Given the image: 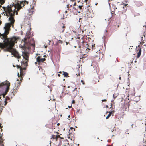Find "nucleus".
I'll return each instance as SVG.
<instances>
[{
	"label": "nucleus",
	"instance_id": "58836bf2",
	"mask_svg": "<svg viewBox=\"0 0 146 146\" xmlns=\"http://www.w3.org/2000/svg\"><path fill=\"white\" fill-rule=\"evenodd\" d=\"M60 125V123H58L57 124V125H58V126H59V125Z\"/></svg>",
	"mask_w": 146,
	"mask_h": 146
},
{
	"label": "nucleus",
	"instance_id": "603ef678",
	"mask_svg": "<svg viewBox=\"0 0 146 146\" xmlns=\"http://www.w3.org/2000/svg\"><path fill=\"white\" fill-rule=\"evenodd\" d=\"M37 62H35V64H37Z\"/></svg>",
	"mask_w": 146,
	"mask_h": 146
},
{
	"label": "nucleus",
	"instance_id": "6e6d98bb",
	"mask_svg": "<svg viewBox=\"0 0 146 146\" xmlns=\"http://www.w3.org/2000/svg\"><path fill=\"white\" fill-rule=\"evenodd\" d=\"M106 107H108V106H107H107H106Z\"/></svg>",
	"mask_w": 146,
	"mask_h": 146
},
{
	"label": "nucleus",
	"instance_id": "9d476101",
	"mask_svg": "<svg viewBox=\"0 0 146 146\" xmlns=\"http://www.w3.org/2000/svg\"><path fill=\"white\" fill-rule=\"evenodd\" d=\"M66 28V26L63 23H62L60 25V27L59 29V31L60 32V33H63L65 29Z\"/></svg>",
	"mask_w": 146,
	"mask_h": 146
},
{
	"label": "nucleus",
	"instance_id": "9b49d317",
	"mask_svg": "<svg viewBox=\"0 0 146 146\" xmlns=\"http://www.w3.org/2000/svg\"><path fill=\"white\" fill-rule=\"evenodd\" d=\"M128 5V4L125 5L124 4H120L119 5V7L122 9H124L122 11H123L124 12H125L127 10L126 6Z\"/></svg>",
	"mask_w": 146,
	"mask_h": 146
},
{
	"label": "nucleus",
	"instance_id": "ea45409f",
	"mask_svg": "<svg viewBox=\"0 0 146 146\" xmlns=\"http://www.w3.org/2000/svg\"><path fill=\"white\" fill-rule=\"evenodd\" d=\"M88 0H85V2L86 3L87 1H88Z\"/></svg>",
	"mask_w": 146,
	"mask_h": 146
},
{
	"label": "nucleus",
	"instance_id": "423d86ee",
	"mask_svg": "<svg viewBox=\"0 0 146 146\" xmlns=\"http://www.w3.org/2000/svg\"><path fill=\"white\" fill-rule=\"evenodd\" d=\"M6 86V87L5 91V94H6L8 92L10 86V83L8 81H7L5 83H3L0 84V87Z\"/></svg>",
	"mask_w": 146,
	"mask_h": 146
},
{
	"label": "nucleus",
	"instance_id": "c03bdc74",
	"mask_svg": "<svg viewBox=\"0 0 146 146\" xmlns=\"http://www.w3.org/2000/svg\"><path fill=\"white\" fill-rule=\"evenodd\" d=\"M133 124H132V125H131V126L133 127Z\"/></svg>",
	"mask_w": 146,
	"mask_h": 146
},
{
	"label": "nucleus",
	"instance_id": "7c9ffc66",
	"mask_svg": "<svg viewBox=\"0 0 146 146\" xmlns=\"http://www.w3.org/2000/svg\"><path fill=\"white\" fill-rule=\"evenodd\" d=\"M70 129L72 130L73 129L74 131H75V129L73 128L72 127H70Z\"/></svg>",
	"mask_w": 146,
	"mask_h": 146
},
{
	"label": "nucleus",
	"instance_id": "864d4df0",
	"mask_svg": "<svg viewBox=\"0 0 146 146\" xmlns=\"http://www.w3.org/2000/svg\"><path fill=\"white\" fill-rule=\"evenodd\" d=\"M13 67H15V66H14V65H13Z\"/></svg>",
	"mask_w": 146,
	"mask_h": 146
},
{
	"label": "nucleus",
	"instance_id": "39448f33",
	"mask_svg": "<svg viewBox=\"0 0 146 146\" xmlns=\"http://www.w3.org/2000/svg\"><path fill=\"white\" fill-rule=\"evenodd\" d=\"M68 88H70V90L72 91V94H70L71 96H75L77 94V88L76 87L75 84H73L72 86H68Z\"/></svg>",
	"mask_w": 146,
	"mask_h": 146
},
{
	"label": "nucleus",
	"instance_id": "b1692460",
	"mask_svg": "<svg viewBox=\"0 0 146 146\" xmlns=\"http://www.w3.org/2000/svg\"><path fill=\"white\" fill-rule=\"evenodd\" d=\"M126 99H127L128 100H129V94H128L126 98Z\"/></svg>",
	"mask_w": 146,
	"mask_h": 146
},
{
	"label": "nucleus",
	"instance_id": "a211bd4d",
	"mask_svg": "<svg viewBox=\"0 0 146 146\" xmlns=\"http://www.w3.org/2000/svg\"><path fill=\"white\" fill-rule=\"evenodd\" d=\"M3 140L2 138H1L0 137V146H4V145L3 143Z\"/></svg>",
	"mask_w": 146,
	"mask_h": 146
},
{
	"label": "nucleus",
	"instance_id": "49530a36",
	"mask_svg": "<svg viewBox=\"0 0 146 146\" xmlns=\"http://www.w3.org/2000/svg\"><path fill=\"white\" fill-rule=\"evenodd\" d=\"M119 79H121V77H119Z\"/></svg>",
	"mask_w": 146,
	"mask_h": 146
},
{
	"label": "nucleus",
	"instance_id": "4c0bfd02",
	"mask_svg": "<svg viewBox=\"0 0 146 146\" xmlns=\"http://www.w3.org/2000/svg\"><path fill=\"white\" fill-rule=\"evenodd\" d=\"M43 57H46V55H44V56H43Z\"/></svg>",
	"mask_w": 146,
	"mask_h": 146
},
{
	"label": "nucleus",
	"instance_id": "cd10ccee",
	"mask_svg": "<svg viewBox=\"0 0 146 146\" xmlns=\"http://www.w3.org/2000/svg\"><path fill=\"white\" fill-rule=\"evenodd\" d=\"M81 82L82 83V84L83 85L85 84V82H84V81L83 80H81Z\"/></svg>",
	"mask_w": 146,
	"mask_h": 146
},
{
	"label": "nucleus",
	"instance_id": "de8ad7c7",
	"mask_svg": "<svg viewBox=\"0 0 146 146\" xmlns=\"http://www.w3.org/2000/svg\"><path fill=\"white\" fill-rule=\"evenodd\" d=\"M21 78H22V77H21ZM21 80H20V81H21Z\"/></svg>",
	"mask_w": 146,
	"mask_h": 146
},
{
	"label": "nucleus",
	"instance_id": "3c124183",
	"mask_svg": "<svg viewBox=\"0 0 146 146\" xmlns=\"http://www.w3.org/2000/svg\"><path fill=\"white\" fill-rule=\"evenodd\" d=\"M2 129H1V131H2Z\"/></svg>",
	"mask_w": 146,
	"mask_h": 146
},
{
	"label": "nucleus",
	"instance_id": "a18cd8bd",
	"mask_svg": "<svg viewBox=\"0 0 146 146\" xmlns=\"http://www.w3.org/2000/svg\"><path fill=\"white\" fill-rule=\"evenodd\" d=\"M144 46H145V47H146V45H144Z\"/></svg>",
	"mask_w": 146,
	"mask_h": 146
},
{
	"label": "nucleus",
	"instance_id": "5701e85b",
	"mask_svg": "<svg viewBox=\"0 0 146 146\" xmlns=\"http://www.w3.org/2000/svg\"><path fill=\"white\" fill-rule=\"evenodd\" d=\"M83 7V5H79L78 6V8H79V9L81 10L82 9V7Z\"/></svg>",
	"mask_w": 146,
	"mask_h": 146
},
{
	"label": "nucleus",
	"instance_id": "473e14b6",
	"mask_svg": "<svg viewBox=\"0 0 146 146\" xmlns=\"http://www.w3.org/2000/svg\"><path fill=\"white\" fill-rule=\"evenodd\" d=\"M24 2H25V4L26 3L27 4H28V2L26 1H24Z\"/></svg>",
	"mask_w": 146,
	"mask_h": 146
},
{
	"label": "nucleus",
	"instance_id": "393cba45",
	"mask_svg": "<svg viewBox=\"0 0 146 146\" xmlns=\"http://www.w3.org/2000/svg\"><path fill=\"white\" fill-rule=\"evenodd\" d=\"M56 136H57V139L58 138H60L61 139V137L59 135H56Z\"/></svg>",
	"mask_w": 146,
	"mask_h": 146
},
{
	"label": "nucleus",
	"instance_id": "c9c22d12",
	"mask_svg": "<svg viewBox=\"0 0 146 146\" xmlns=\"http://www.w3.org/2000/svg\"><path fill=\"white\" fill-rule=\"evenodd\" d=\"M82 18H79V21L80 22V20L81 19H82Z\"/></svg>",
	"mask_w": 146,
	"mask_h": 146
},
{
	"label": "nucleus",
	"instance_id": "c85d7f7f",
	"mask_svg": "<svg viewBox=\"0 0 146 146\" xmlns=\"http://www.w3.org/2000/svg\"><path fill=\"white\" fill-rule=\"evenodd\" d=\"M102 102H106L107 101V100L106 99H103V100H102Z\"/></svg>",
	"mask_w": 146,
	"mask_h": 146
},
{
	"label": "nucleus",
	"instance_id": "6ab92c4d",
	"mask_svg": "<svg viewBox=\"0 0 146 146\" xmlns=\"http://www.w3.org/2000/svg\"><path fill=\"white\" fill-rule=\"evenodd\" d=\"M63 72V75H64V77H66L69 76H68V73L64 72Z\"/></svg>",
	"mask_w": 146,
	"mask_h": 146
},
{
	"label": "nucleus",
	"instance_id": "ddd939ff",
	"mask_svg": "<svg viewBox=\"0 0 146 146\" xmlns=\"http://www.w3.org/2000/svg\"><path fill=\"white\" fill-rule=\"evenodd\" d=\"M134 102L133 101V100H131V101H130V103L129 102L128 103V104L127 105L128 110H129V106L130 105H131V106H132L133 105V103Z\"/></svg>",
	"mask_w": 146,
	"mask_h": 146
},
{
	"label": "nucleus",
	"instance_id": "79ce46f5",
	"mask_svg": "<svg viewBox=\"0 0 146 146\" xmlns=\"http://www.w3.org/2000/svg\"><path fill=\"white\" fill-rule=\"evenodd\" d=\"M125 108V111H127V110H126V109H127V108H125V107H124Z\"/></svg>",
	"mask_w": 146,
	"mask_h": 146
},
{
	"label": "nucleus",
	"instance_id": "aec40b11",
	"mask_svg": "<svg viewBox=\"0 0 146 146\" xmlns=\"http://www.w3.org/2000/svg\"><path fill=\"white\" fill-rule=\"evenodd\" d=\"M51 138H52L54 139H55L56 141H57V136L55 135H53Z\"/></svg>",
	"mask_w": 146,
	"mask_h": 146
},
{
	"label": "nucleus",
	"instance_id": "f03ea898",
	"mask_svg": "<svg viewBox=\"0 0 146 146\" xmlns=\"http://www.w3.org/2000/svg\"><path fill=\"white\" fill-rule=\"evenodd\" d=\"M5 31L3 33H0V37L4 39L3 43H0V48H6L9 51H12V54L14 56L19 59L20 58L21 56L16 50L13 48L15 43L17 41V38L15 37H13L7 38V35L9 33L10 29H9L8 33L7 34L6 28H4Z\"/></svg>",
	"mask_w": 146,
	"mask_h": 146
},
{
	"label": "nucleus",
	"instance_id": "a878e982",
	"mask_svg": "<svg viewBox=\"0 0 146 146\" xmlns=\"http://www.w3.org/2000/svg\"><path fill=\"white\" fill-rule=\"evenodd\" d=\"M145 142H143V146H146V141L145 140Z\"/></svg>",
	"mask_w": 146,
	"mask_h": 146
},
{
	"label": "nucleus",
	"instance_id": "4be33fe9",
	"mask_svg": "<svg viewBox=\"0 0 146 146\" xmlns=\"http://www.w3.org/2000/svg\"><path fill=\"white\" fill-rule=\"evenodd\" d=\"M29 13H31L30 14H32L33 13V9H31L30 10H29Z\"/></svg>",
	"mask_w": 146,
	"mask_h": 146
},
{
	"label": "nucleus",
	"instance_id": "72a5a7b5",
	"mask_svg": "<svg viewBox=\"0 0 146 146\" xmlns=\"http://www.w3.org/2000/svg\"><path fill=\"white\" fill-rule=\"evenodd\" d=\"M72 104H74V103H75V101H74V100H73L72 101Z\"/></svg>",
	"mask_w": 146,
	"mask_h": 146
},
{
	"label": "nucleus",
	"instance_id": "20e7f679",
	"mask_svg": "<svg viewBox=\"0 0 146 146\" xmlns=\"http://www.w3.org/2000/svg\"><path fill=\"white\" fill-rule=\"evenodd\" d=\"M76 40L78 43L79 47L80 48L81 51L87 50V44L84 40L82 38L80 39V37L77 38H76Z\"/></svg>",
	"mask_w": 146,
	"mask_h": 146
},
{
	"label": "nucleus",
	"instance_id": "09e8293b",
	"mask_svg": "<svg viewBox=\"0 0 146 146\" xmlns=\"http://www.w3.org/2000/svg\"><path fill=\"white\" fill-rule=\"evenodd\" d=\"M72 0V1H75V0Z\"/></svg>",
	"mask_w": 146,
	"mask_h": 146
},
{
	"label": "nucleus",
	"instance_id": "f257e3e1",
	"mask_svg": "<svg viewBox=\"0 0 146 146\" xmlns=\"http://www.w3.org/2000/svg\"><path fill=\"white\" fill-rule=\"evenodd\" d=\"M25 4V2L18 1L15 5L13 2L11 4L8 5L7 7H3L7 16H9V22L6 23L4 27V28H6V33L7 34L8 33L9 29H10V27L11 26L13 27L14 26L15 21L14 18L15 13L16 12V14L17 15V12L19 11L23 7H24Z\"/></svg>",
	"mask_w": 146,
	"mask_h": 146
},
{
	"label": "nucleus",
	"instance_id": "7ed1b4c3",
	"mask_svg": "<svg viewBox=\"0 0 146 146\" xmlns=\"http://www.w3.org/2000/svg\"><path fill=\"white\" fill-rule=\"evenodd\" d=\"M31 33L30 32H27L25 38L23 39L22 41L24 42L26 47L28 49L31 48L32 46L35 48V45L34 40L30 39Z\"/></svg>",
	"mask_w": 146,
	"mask_h": 146
},
{
	"label": "nucleus",
	"instance_id": "f704fd0d",
	"mask_svg": "<svg viewBox=\"0 0 146 146\" xmlns=\"http://www.w3.org/2000/svg\"><path fill=\"white\" fill-rule=\"evenodd\" d=\"M12 94H13V96L15 94V93L14 92H12Z\"/></svg>",
	"mask_w": 146,
	"mask_h": 146
},
{
	"label": "nucleus",
	"instance_id": "0eeeda50",
	"mask_svg": "<svg viewBox=\"0 0 146 146\" xmlns=\"http://www.w3.org/2000/svg\"><path fill=\"white\" fill-rule=\"evenodd\" d=\"M36 61L38 62V65H40L42 63H43L45 61L46 59L44 58H42L41 56H36Z\"/></svg>",
	"mask_w": 146,
	"mask_h": 146
},
{
	"label": "nucleus",
	"instance_id": "bb28decb",
	"mask_svg": "<svg viewBox=\"0 0 146 146\" xmlns=\"http://www.w3.org/2000/svg\"><path fill=\"white\" fill-rule=\"evenodd\" d=\"M63 42L62 41H61V40H60L58 41V43H60L61 44H62L63 43Z\"/></svg>",
	"mask_w": 146,
	"mask_h": 146
},
{
	"label": "nucleus",
	"instance_id": "37998d69",
	"mask_svg": "<svg viewBox=\"0 0 146 146\" xmlns=\"http://www.w3.org/2000/svg\"><path fill=\"white\" fill-rule=\"evenodd\" d=\"M7 104L6 102V101H5V104Z\"/></svg>",
	"mask_w": 146,
	"mask_h": 146
},
{
	"label": "nucleus",
	"instance_id": "412c9836",
	"mask_svg": "<svg viewBox=\"0 0 146 146\" xmlns=\"http://www.w3.org/2000/svg\"><path fill=\"white\" fill-rule=\"evenodd\" d=\"M5 0H0V3H1V4H4L5 2Z\"/></svg>",
	"mask_w": 146,
	"mask_h": 146
},
{
	"label": "nucleus",
	"instance_id": "dca6fc26",
	"mask_svg": "<svg viewBox=\"0 0 146 146\" xmlns=\"http://www.w3.org/2000/svg\"><path fill=\"white\" fill-rule=\"evenodd\" d=\"M16 66H17V67L18 68H19L20 69V76H21V74L22 73V69H21V66H20V65H17Z\"/></svg>",
	"mask_w": 146,
	"mask_h": 146
},
{
	"label": "nucleus",
	"instance_id": "1a4fd4ad",
	"mask_svg": "<svg viewBox=\"0 0 146 146\" xmlns=\"http://www.w3.org/2000/svg\"><path fill=\"white\" fill-rule=\"evenodd\" d=\"M28 62L25 61V62H22L21 63V69H22V72H23V71L24 70H25L26 69V67L28 66Z\"/></svg>",
	"mask_w": 146,
	"mask_h": 146
},
{
	"label": "nucleus",
	"instance_id": "f3484780",
	"mask_svg": "<svg viewBox=\"0 0 146 146\" xmlns=\"http://www.w3.org/2000/svg\"><path fill=\"white\" fill-rule=\"evenodd\" d=\"M114 112L113 111H111V112H109V113L108 114V115L106 117V119H108L109 118V117H110V116H111V115L112 114V112Z\"/></svg>",
	"mask_w": 146,
	"mask_h": 146
},
{
	"label": "nucleus",
	"instance_id": "a19ab883",
	"mask_svg": "<svg viewBox=\"0 0 146 146\" xmlns=\"http://www.w3.org/2000/svg\"><path fill=\"white\" fill-rule=\"evenodd\" d=\"M58 76L59 77H60V74H58Z\"/></svg>",
	"mask_w": 146,
	"mask_h": 146
},
{
	"label": "nucleus",
	"instance_id": "2eb2a0df",
	"mask_svg": "<svg viewBox=\"0 0 146 146\" xmlns=\"http://www.w3.org/2000/svg\"><path fill=\"white\" fill-rule=\"evenodd\" d=\"M89 13H81V15H82L81 17H88V14Z\"/></svg>",
	"mask_w": 146,
	"mask_h": 146
},
{
	"label": "nucleus",
	"instance_id": "6e6552de",
	"mask_svg": "<svg viewBox=\"0 0 146 146\" xmlns=\"http://www.w3.org/2000/svg\"><path fill=\"white\" fill-rule=\"evenodd\" d=\"M22 56L26 60L25 61L28 62L29 61V54L27 52H23Z\"/></svg>",
	"mask_w": 146,
	"mask_h": 146
},
{
	"label": "nucleus",
	"instance_id": "c756f323",
	"mask_svg": "<svg viewBox=\"0 0 146 146\" xmlns=\"http://www.w3.org/2000/svg\"><path fill=\"white\" fill-rule=\"evenodd\" d=\"M77 11L79 13H80L81 11V10L80 9V10H78L77 9Z\"/></svg>",
	"mask_w": 146,
	"mask_h": 146
},
{
	"label": "nucleus",
	"instance_id": "4468645a",
	"mask_svg": "<svg viewBox=\"0 0 146 146\" xmlns=\"http://www.w3.org/2000/svg\"><path fill=\"white\" fill-rule=\"evenodd\" d=\"M145 33H143V36L142 35H141V43H142V44H143V43H144V40H143V36H144V38L145 37Z\"/></svg>",
	"mask_w": 146,
	"mask_h": 146
},
{
	"label": "nucleus",
	"instance_id": "4d7b16f0",
	"mask_svg": "<svg viewBox=\"0 0 146 146\" xmlns=\"http://www.w3.org/2000/svg\"><path fill=\"white\" fill-rule=\"evenodd\" d=\"M18 75H19V73H18Z\"/></svg>",
	"mask_w": 146,
	"mask_h": 146
},
{
	"label": "nucleus",
	"instance_id": "e433bc0d",
	"mask_svg": "<svg viewBox=\"0 0 146 146\" xmlns=\"http://www.w3.org/2000/svg\"><path fill=\"white\" fill-rule=\"evenodd\" d=\"M66 42V45H67L68 44V43L67 42Z\"/></svg>",
	"mask_w": 146,
	"mask_h": 146
},
{
	"label": "nucleus",
	"instance_id": "8fccbe9b",
	"mask_svg": "<svg viewBox=\"0 0 146 146\" xmlns=\"http://www.w3.org/2000/svg\"><path fill=\"white\" fill-rule=\"evenodd\" d=\"M73 8L74 9H76V8H74V7H73Z\"/></svg>",
	"mask_w": 146,
	"mask_h": 146
},
{
	"label": "nucleus",
	"instance_id": "2f4dec72",
	"mask_svg": "<svg viewBox=\"0 0 146 146\" xmlns=\"http://www.w3.org/2000/svg\"><path fill=\"white\" fill-rule=\"evenodd\" d=\"M67 8H69L70 7V6L71 7V5H67Z\"/></svg>",
	"mask_w": 146,
	"mask_h": 146
},
{
	"label": "nucleus",
	"instance_id": "f8f14e48",
	"mask_svg": "<svg viewBox=\"0 0 146 146\" xmlns=\"http://www.w3.org/2000/svg\"><path fill=\"white\" fill-rule=\"evenodd\" d=\"M138 50H139V51L137 55V58H139L140 57L141 53V48H140L139 46H138Z\"/></svg>",
	"mask_w": 146,
	"mask_h": 146
},
{
	"label": "nucleus",
	"instance_id": "13d9d810",
	"mask_svg": "<svg viewBox=\"0 0 146 146\" xmlns=\"http://www.w3.org/2000/svg\"><path fill=\"white\" fill-rule=\"evenodd\" d=\"M66 146L65 145V146Z\"/></svg>",
	"mask_w": 146,
	"mask_h": 146
},
{
	"label": "nucleus",
	"instance_id": "5fc2aeb1",
	"mask_svg": "<svg viewBox=\"0 0 146 146\" xmlns=\"http://www.w3.org/2000/svg\"><path fill=\"white\" fill-rule=\"evenodd\" d=\"M56 133L58 134V132H56Z\"/></svg>",
	"mask_w": 146,
	"mask_h": 146
},
{
	"label": "nucleus",
	"instance_id": "bf43d9fd",
	"mask_svg": "<svg viewBox=\"0 0 146 146\" xmlns=\"http://www.w3.org/2000/svg\"><path fill=\"white\" fill-rule=\"evenodd\" d=\"M1 98V97H0V98Z\"/></svg>",
	"mask_w": 146,
	"mask_h": 146
}]
</instances>
